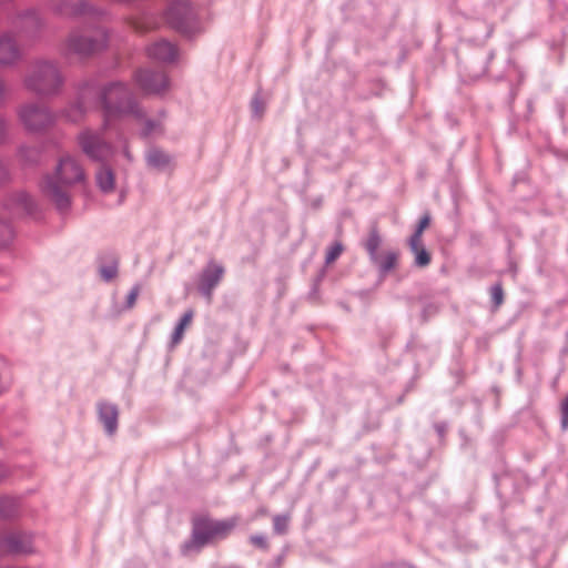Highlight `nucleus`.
Here are the masks:
<instances>
[{"mask_svg":"<svg viewBox=\"0 0 568 568\" xmlns=\"http://www.w3.org/2000/svg\"><path fill=\"white\" fill-rule=\"evenodd\" d=\"M429 223H430V216L428 214H425L419 220L418 226H417L415 233L413 234V236L410 237V241H415V242L423 241L422 240L423 232L429 226Z\"/></svg>","mask_w":568,"mask_h":568,"instance_id":"23","label":"nucleus"},{"mask_svg":"<svg viewBox=\"0 0 568 568\" xmlns=\"http://www.w3.org/2000/svg\"><path fill=\"white\" fill-rule=\"evenodd\" d=\"M381 242H382V239H381V235L378 233V230L377 227H373L371 231H369V234L365 241V248L366 251L368 252L369 254V257L371 260L373 258H377V255L379 254L377 252L379 245H381Z\"/></svg>","mask_w":568,"mask_h":568,"instance_id":"20","label":"nucleus"},{"mask_svg":"<svg viewBox=\"0 0 568 568\" xmlns=\"http://www.w3.org/2000/svg\"><path fill=\"white\" fill-rule=\"evenodd\" d=\"M33 203L24 192L10 194L2 204L0 215V246H7L13 240V230L9 220L31 213Z\"/></svg>","mask_w":568,"mask_h":568,"instance_id":"4","label":"nucleus"},{"mask_svg":"<svg viewBox=\"0 0 568 568\" xmlns=\"http://www.w3.org/2000/svg\"><path fill=\"white\" fill-rule=\"evenodd\" d=\"M108 33L103 29L95 31L94 36L71 32L65 39L63 50L67 54L89 55L105 48Z\"/></svg>","mask_w":568,"mask_h":568,"instance_id":"7","label":"nucleus"},{"mask_svg":"<svg viewBox=\"0 0 568 568\" xmlns=\"http://www.w3.org/2000/svg\"><path fill=\"white\" fill-rule=\"evenodd\" d=\"M128 22L138 32L146 31L150 28L145 19L141 17L130 18Z\"/></svg>","mask_w":568,"mask_h":568,"instance_id":"26","label":"nucleus"},{"mask_svg":"<svg viewBox=\"0 0 568 568\" xmlns=\"http://www.w3.org/2000/svg\"><path fill=\"white\" fill-rule=\"evenodd\" d=\"M91 94V88L83 89L79 94V100L75 104L71 105L69 110L65 111L64 116L70 121H78L82 118L84 113L83 103L87 98Z\"/></svg>","mask_w":568,"mask_h":568,"instance_id":"17","label":"nucleus"},{"mask_svg":"<svg viewBox=\"0 0 568 568\" xmlns=\"http://www.w3.org/2000/svg\"><path fill=\"white\" fill-rule=\"evenodd\" d=\"M274 530L278 534H284L287 529L288 517L287 516H275L273 519Z\"/></svg>","mask_w":568,"mask_h":568,"instance_id":"28","label":"nucleus"},{"mask_svg":"<svg viewBox=\"0 0 568 568\" xmlns=\"http://www.w3.org/2000/svg\"><path fill=\"white\" fill-rule=\"evenodd\" d=\"M100 102L104 110L106 122L112 118L124 114L140 115V110L134 104L130 91L122 83L106 85L101 92Z\"/></svg>","mask_w":568,"mask_h":568,"instance_id":"3","label":"nucleus"},{"mask_svg":"<svg viewBox=\"0 0 568 568\" xmlns=\"http://www.w3.org/2000/svg\"><path fill=\"white\" fill-rule=\"evenodd\" d=\"M491 300L495 304V307H499L504 302V290L501 284H496L490 290Z\"/></svg>","mask_w":568,"mask_h":568,"instance_id":"25","label":"nucleus"},{"mask_svg":"<svg viewBox=\"0 0 568 568\" xmlns=\"http://www.w3.org/2000/svg\"><path fill=\"white\" fill-rule=\"evenodd\" d=\"M82 151L91 159L102 161L111 154V148L91 131H83L78 138Z\"/></svg>","mask_w":568,"mask_h":568,"instance_id":"8","label":"nucleus"},{"mask_svg":"<svg viewBox=\"0 0 568 568\" xmlns=\"http://www.w3.org/2000/svg\"><path fill=\"white\" fill-rule=\"evenodd\" d=\"M98 184L104 192L111 191L114 185V178L109 169L102 168L97 175Z\"/></svg>","mask_w":568,"mask_h":568,"instance_id":"22","label":"nucleus"},{"mask_svg":"<svg viewBox=\"0 0 568 568\" xmlns=\"http://www.w3.org/2000/svg\"><path fill=\"white\" fill-rule=\"evenodd\" d=\"M161 131V124L158 121H145L143 126V134L150 135Z\"/></svg>","mask_w":568,"mask_h":568,"instance_id":"30","label":"nucleus"},{"mask_svg":"<svg viewBox=\"0 0 568 568\" xmlns=\"http://www.w3.org/2000/svg\"><path fill=\"white\" fill-rule=\"evenodd\" d=\"M561 415H562V420H561L562 428L567 429L568 428V395L564 398V400L561 403Z\"/></svg>","mask_w":568,"mask_h":568,"instance_id":"32","label":"nucleus"},{"mask_svg":"<svg viewBox=\"0 0 568 568\" xmlns=\"http://www.w3.org/2000/svg\"><path fill=\"white\" fill-rule=\"evenodd\" d=\"M136 81L141 89L149 93L161 92L168 85V79L164 73L149 70L140 71L136 74Z\"/></svg>","mask_w":568,"mask_h":568,"instance_id":"9","label":"nucleus"},{"mask_svg":"<svg viewBox=\"0 0 568 568\" xmlns=\"http://www.w3.org/2000/svg\"><path fill=\"white\" fill-rule=\"evenodd\" d=\"M43 24L41 17L34 10L20 12L13 20V26L26 33L37 32Z\"/></svg>","mask_w":568,"mask_h":568,"instance_id":"13","label":"nucleus"},{"mask_svg":"<svg viewBox=\"0 0 568 568\" xmlns=\"http://www.w3.org/2000/svg\"><path fill=\"white\" fill-rule=\"evenodd\" d=\"M8 124L7 121L2 118H0V142L3 141V139L7 135Z\"/></svg>","mask_w":568,"mask_h":568,"instance_id":"35","label":"nucleus"},{"mask_svg":"<svg viewBox=\"0 0 568 568\" xmlns=\"http://www.w3.org/2000/svg\"><path fill=\"white\" fill-rule=\"evenodd\" d=\"M10 97V87L8 81L0 75V106H2Z\"/></svg>","mask_w":568,"mask_h":568,"instance_id":"29","label":"nucleus"},{"mask_svg":"<svg viewBox=\"0 0 568 568\" xmlns=\"http://www.w3.org/2000/svg\"><path fill=\"white\" fill-rule=\"evenodd\" d=\"M251 542L258 548H262V549L267 548L266 539L263 536H252Z\"/></svg>","mask_w":568,"mask_h":568,"instance_id":"33","label":"nucleus"},{"mask_svg":"<svg viewBox=\"0 0 568 568\" xmlns=\"http://www.w3.org/2000/svg\"><path fill=\"white\" fill-rule=\"evenodd\" d=\"M148 55L160 61H172L176 55V49L172 43L162 40L148 48Z\"/></svg>","mask_w":568,"mask_h":568,"instance_id":"15","label":"nucleus"},{"mask_svg":"<svg viewBox=\"0 0 568 568\" xmlns=\"http://www.w3.org/2000/svg\"><path fill=\"white\" fill-rule=\"evenodd\" d=\"M399 253L396 251H387L377 255L372 261L379 267L383 273H387L397 266Z\"/></svg>","mask_w":568,"mask_h":568,"instance_id":"16","label":"nucleus"},{"mask_svg":"<svg viewBox=\"0 0 568 568\" xmlns=\"http://www.w3.org/2000/svg\"><path fill=\"white\" fill-rule=\"evenodd\" d=\"M146 160H148L149 165L156 168V169L164 168L170 162L169 155L158 149H151L148 152Z\"/></svg>","mask_w":568,"mask_h":568,"instance_id":"21","label":"nucleus"},{"mask_svg":"<svg viewBox=\"0 0 568 568\" xmlns=\"http://www.w3.org/2000/svg\"><path fill=\"white\" fill-rule=\"evenodd\" d=\"M20 50L10 33L0 34V64H12L19 59Z\"/></svg>","mask_w":568,"mask_h":568,"instance_id":"12","label":"nucleus"},{"mask_svg":"<svg viewBox=\"0 0 568 568\" xmlns=\"http://www.w3.org/2000/svg\"><path fill=\"white\" fill-rule=\"evenodd\" d=\"M17 114L19 122L30 132H40L48 129L55 119L47 105L36 101L19 105Z\"/></svg>","mask_w":568,"mask_h":568,"instance_id":"6","label":"nucleus"},{"mask_svg":"<svg viewBox=\"0 0 568 568\" xmlns=\"http://www.w3.org/2000/svg\"><path fill=\"white\" fill-rule=\"evenodd\" d=\"M252 105H253V111L258 116H261L263 114V106L260 104V102L257 100H254Z\"/></svg>","mask_w":568,"mask_h":568,"instance_id":"37","label":"nucleus"},{"mask_svg":"<svg viewBox=\"0 0 568 568\" xmlns=\"http://www.w3.org/2000/svg\"><path fill=\"white\" fill-rule=\"evenodd\" d=\"M63 83L64 78L58 64L50 60L33 62L23 78L24 88L41 97L58 94Z\"/></svg>","mask_w":568,"mask_h":568,"instance_id":"2","label":"nucleus"},{"mask_svg":"<svg viewBox=\"0 0 568 568\" xmlns=\"http://www.w3.org/2000/svg\"><path fill=\"white\" fill-rule=\"evenodd\" d=\"M139 294H140V286L139 285L133 286L126 297L128 308H132L135 305Z\"/></svg>","mask_w":568,"mask_h":568,"instance_id":"31","label":"nucleus"},{"mask_svg":"<svg viewBox=\"0 0 568 568\" xmlns=\"http://www.w3.org/2000/svg\"><path fill=\"white\" fill-rule=\"evenodd\" d=\"M8 170L6 165L0 161V184L8 180Z\"/></svg>","mask_w":568,"mask_h":568,"instance_id":"36","label":"nucleus"},{"mask_svg":"<svg viewBox=\"0 0 568 568\" xmlns=\"http://www.w3.org/2000/svg\"><path fill=\"white\" fill-rule=\"evenodd\" d=\"M193 311L189 310L186 311L183 316L181 317L179 324L176 325L173 335H172V342L173 344H178L182 341L184 331L191 325L193 320Z\"/></svg>","mask_w":568,"mask_h":568,"instance_id":"19","label":"nucleus"},{"mask_svg":"<svg viewBox=\"0 0 568 568\" xmlns=\"http://www.w3.org/2000/svg\"><path fill=\"white\" fill-rule=\"evenodd\" d=\"M409 247L415 255V264L418 267H425L430 263L432 256L425 248L423 241H409Z\"/></svg>","mask_w":568,"mask_h":568,"instance_id":"18","label":"nucleus"},{"mask_svg":"<svg viewBox=\"0 0 568 568\" xmlns=\"http://www.w3.org/2000/svg\"><path fill=\"white\" fill-rule=\"evenodd\" d=\"M224 274L223 266L210 263L201 276V290L211 298L212 291L220 283Z\"/></svg>","mask_w":568,"mask_h":568,"instance_id":"11","label":"nucleus"},{"mask_svg":"<svg viewBox=\"0 0 568 568\" xmlns=\"http://www.w3.org/2000/svg\"><path fill=\"white\" fill-rule=\"evenodd\" d=\"M100 420L103 423L108 434L115 433L118 427L119 410L115 405L109 403H100L98 405Z\"/></svg>","mask_w":568,"mask_h":568,"instance_id":"14","label":"nucleus"},{"mask_svg":"<svg viewBox=\"0 0 568 568\" xmlns=\"http://www.w3.org/2000/svg\"><path fill=\"white\" fill-rule=\"evenodd\" d=\"M192 16L193 9L185 1H173L166 9V19L174 28H182Z\"/></svg>","mask_w":568,"mask_h":568,"instance_id":"10","label":"nucleus"},{"mask_svg":"<svg viewBox=\"0 0 568 568\" xmlns=\"http://www.w3.org/2000/svg\"><path fill=\"white\" fill-rule=\"evenodd\" d=\"M100 273H101V276L105 280V281H111L113 280L116 274H118V263H113L112 265H109V266H102L100 268Z\"/></svg>","mask_w":568,"mask_h":568,"instance_id":"27","label":"nucleus"},{"mask_svg":"<svg viewBox=\"0 0 568 568\" xmlns=\"http://www.w3.org/2000/svg\"><path fill=\"white\" fill-rule=\"evenodd\" d=\"M82 166L71 155L60 158L52 175H47L41 183V191L58 209H67L70 200L67 187L84 180Z\"/></svg>","mask_w":568,"mask_h":568,"instance_id":"1","label":"nucleus"},{"mask_svg":"<svg viewBox=\"0 0 568 568\" xmlns=\"http://www.w3.org/2000/svg\"><path fill=\"white\" fill-rule=\"evenodd\" d=\"M237 518L214 520L209 517H199L193 524V541L197 546L226 538L236 527Z\"/></svg>","mask_w":568,"mask_h":568,"instance_id":"5","label":"nucleus"},{"mask_svg":"<svg viewBox=\"0 0 568 568\" xmlns=\"http://www.w3.org/2000/svg\"><path fill=\"white\" fill-rule=\"evenodd\" d=\"M343 252V245L341 243H335L334 245H332L327 253H326V257H325V261L327 264H332L333 262H335L338 256L342 254Z\"/></svg>","mask_w":568,"mask_h":568,"instance_id":"24","label":"nucleus"},{"mask_svg":"<svg viewBox=\"0 0 568 568\" xmlns=\"http://www.w3.org/2000/svg\"><path fill=\"white\" fill-rule=\"evenodd\" d=\"M59 12L65 13V14H81L88 12L85 8H79V9H67V8H55Z\"/></svg>","mask_w":568,"mask_h":568,"instance_id":"34","label":"nucleus"}]
</instances>
